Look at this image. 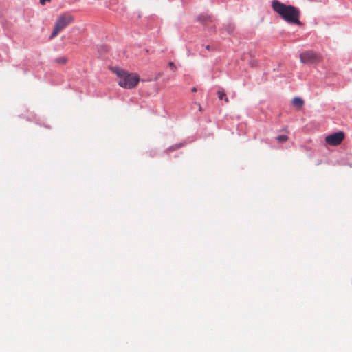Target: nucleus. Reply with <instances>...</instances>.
I'll list each match as a JSON object with an SVG mask.
<instances>
[{"label":"nucleus","instance_id":"obj_1","mask_svg":"<svg viewBox=\"0 0 352 352\" xmlns=\"http://www.w3.org/2000/svg\"><path fill=\"white\" fill-rule=\"evenodd\" d=\"M272 7L274 11L286 22L298 25L302 24L300 21V12L298 8L291 5L284 4L278 0H274L272 2Z\"/></svg>","mask_w":352,"mask_h":352},{"label":"nucleus","instance_id":"obj_2","mask_svg":"<svg viewBox=\"0 0 352 352\" xmlns=\"http://www.w3.org/2000/svg\"><path fill=\"white\" fill-rule=\"evenodd\" d=\"M118 77V85L125 89H133L137 86L140 81V77L135 73H129L120 67H116L112 69Z\"/></svg>","mask_w":352,"mask_h":352},{"label":"nucleus","instance_id":"obj_3","mask_svg":"<svg viewBox=\"0 0 352 352\" xmlns=\"http://www.w3.org/2000/svg\"><path fill=\"white\" fill-rule=\"evenodd\" d=\"M74 21V16L69 13H64L58 16L52 32L50 39L56 36L58 33Z\"/></svg>","mask_w":352,"mask_h":352},{"label":"nucleus","instance_id":"obj_4","mask_svg":"<svg viewBox=\"0 0 352 352\" xmlns=\"http://www.w3.org/2000/svg\"><path fill=\"white\" fill-rule=\"evenodd\" d=\"M300 59L305 64H316L322 59V56L314 51H306L300 54Z\"/></svg>","mask_w":352,"mask_h":352},{"label":"nucleus","instance_id":"obj_5","mask_svg":"<svg viewBox=\"0 0 352 352\" xmlns=\"http://www.w3.org/2000/svg\"><path fill=\"white\" fill-rule=\"evenodd\" d=\"M344 138L345 133L338 131L326 136L325 142L329 146H336L340 145Z\"/></svg>","mask_w":352,"mask_h":352},{"label":"nucleus","instance_id":"obj_6","mask_svg":"<svg viewBox=\"0 0 352 352\" xmlns=\"http://www.w3.org/2000/svg\"><path fill=\"white\" fill-rule=\"evenodd\" d=\"M304 101L302 100V99L298 97L294 98L292 100V104L294 107H297L298 109H300L302 107Z\"/></svg>","mask_w":352,"mask_h":352},{"label":"nucleus","instance_id":"obj_7","mask_svg":"<svg viewBox=\"0 0 352 352\" xmlns=\"http://www.w3.org/2000/svg\"><path fill=\"white\" fill-rule=\"evenodd\" d=\"M217 95H218V97H219V100H224V101L226 103L229 102V100H228V97L226 96V93L224 92V91L223 89L218 90Z\"/></svg>","mask_w":352,"mask_h":352},{"label":"nucleus","instance_id":"obj_8","mask_svg":"<svg viewBox=\"0 0 352 352\" xmlns=\"http://www.w3.org/2000/svg\"><path fill=\"white\" fill-rule=\"evenodd\" d=\"M54 62L60 65H65L67 62V58L66 56H60L54 59Z\"/></svg>","mask_w":352,"mask_h":352},{"label":"nucleus","instance_id":"obj_9","mask_svg":"<svg viewBox=\"0 0 352 352\" xmlns=\"http://www.w3.org/2000/svg\"><path fill=\"white\" fill-rule=\"evenodd\" d=\"M276 140L279 142H285L288 140V136L285 135H278L276 137Z\"/></svg>","mask_w":352,"mask_h":352},{"label":"nucleus","instance_id":"obj_10","mask_svg":"<svg viewBox=\"0 0 352 352\" xmlns=\"http://www.w3.org/2000/svg\"><path fill=\"white\" fill-rule=\"evenodd\" d=\"M199 20L206 23H207L209 21H211L210 18L208 16H200Z\"/></svg>","mask_w":352,"mask_h":352},{"label":"nucleus","instance_id":"obj_11","mask_svg":"<svg viewBox=\"0 0 352 352\" xmlns=\"http://www.w3.org/2000/svg\"><path fill=\"white\" fill-rule=\"evenodd\" d=\"M168 65L172 70H174L176 68L173 62H169Z\"/></svg>","mask_w":352,"mask_h":352},{"label":"nucleus","instance_id":"obj_12","mask_svg":"<svg viewBox=\"0 0 352 352\" xmlns=\"http://www.w3.org/2000/svg\"><path fill=\"white\" fill-rule=\"evenodd\" d=\"M234 27L232 25H229V27L228 28V32L229 33H231L233 31Z\"/></svg>","mask_w":352,"mask_h":352},{"label":"nucleus","instance_id":"obj_13","mask_svg":"<svg viewBox=\"0 0 352 352\" xmlns=\"http://www.w3.org/2000/svg\"><path fill=\"white\" fill-rule=\"evenodd\" d=\"M50 0H40V3L42 5H44L46 1H49Z\"/></svg>","mask_w":352,"mask_h":352},{"label":"nucleus","instance_id":"obj_14","mask_svg":"<svg viewBox=\"0 0 352 352\" xmlns=\"http://www.w3.org/2000/svg\"><path fill=\"white\" fill-rule=\"evenodd\" d=\"M206 49L207 50H208V51H209V50H210V49H211L210 45H206Z\"/></svg>","mask_w":352,"mask_h":352},{"label":"nucleus","instance_id":"obj_15","mask_svg":"<svg viewBox=\"0 0 352 352\" xmlns=\"http://www.w3.org/2000/svg\"><path fill=\"white\" fill-rule=\"evenodd\" d=\"M191 91L192 92H196L197 91V88L196 87L192 88Z\"/></svg>","mask_w":352,"mask_h":352},{"label":"nucleus","instance_id":"obj_16","mask_svg":"<svg viewBox=\"0 0 352 352\" xmlns=\"http://www.w3.org/2000/svg\"><path fill=\"white\" fill-rule=\"evenodd\" d=\"M198 107H199V111H201L202 109H201V106L200 105V104H198Z\"/></svg>","mask_w":352,"mask_h":352}]
</instances>
